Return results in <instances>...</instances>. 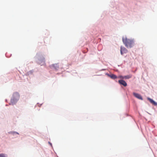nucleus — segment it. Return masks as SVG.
I'll return each mask as SVG.
<instances>
[{"label":"nucleus","instance_id":"nucleus-1","mask_svg":"<svg viewBox=\"0 0 157 157\" xmlns=\"http://www.w3.org/2000/svg\"><path fill=\"white\" fill-rule=\"evenodd\" d=\"M122 41L125 46L127 48H132L134 44V40L128 39L126 37H123Z\"/></svg>","mask_w":157,"mask_h":157},{"label":"nucleus","instance_id":"nucleus-2","mask_svg":"<svg viewBox=\"0 0 157 157\" xmlns=\"http://www.w3.org/2000/svg\"><path fill=\"white\" fill-rule=\"evenodd\" d=\"M19 97V95L18 93H14L13 95V98L11 99L10 105H13L17 102Z\"/></svg>","mask_w":157,"mask_h":157},{"label":"nucleus","instance_id":"nucleus-3","mask_svg":"<svg viewBox=\"0 0 157 157\" xmlns=\"http://www.w3.org/2000/svg\"><path fill=\"white\" fill-rule=\"evenodd\" d=\"M127 49L124 47H121V55H123L124 53H126L127 52Z\"/></svg>","mask_w":157,"mask_h":157},{"label":"nucleus","instance_id":"nucleus-4","mask_svg":"<svg viewBox=\"0 0 157 157\" xmlns=\"http://www.w3.org/2000/svg\"><path fill=\"white\" fill-rule=\"evenodd\" d=\"M118 82L120 84L123 85L124 86H127V84L126 82L123 80H119L118 81Z\"/></svg>","mask_w":157,"mask_h":157},{"label":"nucleus","instance_id":"nucleus-5","mask_svg":"<svg viewBox=\"0 0 157 157\" xmlns=\"http://www.w3.org/2000/svg\"><path fill=\"white\" fill-rule=\"evenodd\" d=\"M133 94L135 97L136 98H138L139 99H140L141 100H143V98H142V97L140 94H139L137 93H133Z\"/></svg>","mask_w":157,"mask_h":157},{"label":"nucleus","instance_id":"nucleus-6","mask_svg":"<svg viewBox=\"0 0 157 157\" xmlns=\"http://www.w3.org/2000/svg\"><path fill=\"white\" fill-rule=\"evenodd\" d=\"M147 99L153 105H157V103L153 99L149 98H148Z\"/></svg>","mask_w":157,"mask_h":157},{"label":"nucleus","instance_id":"nucleus-7","mask_svg":"<svg viewBox=\"0 0 157 157\" xmlns=\"http://www.w3.org/2000/svg\"><path fill=\"white\" fill-rule=\"evenodd\" d=\"M109 76L110 77V78L112 79H115L117 78V76L113 74H111L110 75H109Z\"/></svg>","mask_w":157,"mask_h":157},{"label":"nucleus","instance_id":"nucleus-8","mask_svg":"<svg viewBox=\"0 0 157 157\" xmlns=\"http://www.w3.org/2000/svg\"><path fill=\"white\" fill-rule=\"evenodd\" d=\"M132 77V75H129L127 76H124V79H128Z\"/></svg>","mask_w":157,"mask_h":157},{"label":"nucleus","instance_id":"nucleus-9","mask_svg":"<svg viewBox=\"0 0 157 157\" xmlns=\"http://www.w3.org/2000/svg\"><path fill=\"white\" fill-rule=\"evenodd\" d=\"M0 157H7V155L3 153L0 154Z\"/></svg>","mask_w":157,"mask_h":157},{"label":"nucleus","instance_id":"nucleus-10","mask_svg":"<svg viewBox=\"0 0 157 157\" xmlns=\"http://www.w3.org/2000/svg\"><path fill=\"white\" fill-rule=\"evenodd\" d=\"M53 66L54 67H57L58 68L59 67H58V65L57 64H54V65H53Z\"/></svg>","mask_w":157,"mask_h":157},{"label":"nucleus","instance_id":"nucleus-11","mask_svg":"<svg viewBox=\"0 0 157 157\" xmlns=\"http://www.w3.org/2000/svg\"><path fill=\"white\" fill-rule=\"evenodd\" d=\"M120 78L122 79H124V76H120Z\"/></svg>","mask_w":157,"mask_h":157},{"label":"nucleus","instance_id":"nucleus-12","mask_svg":"<svg viewBox=\"0 0 157 157\" xmlns=\"http://www.w3.org/2000/svg\"><path fill=\"white\" fill-rule=\"evenodd\" d=\"M49 143L51 145H52V144L51 143H50L49 142Z\"/></svg>","mask_w":157,"mask_h":157}]
</instances>
